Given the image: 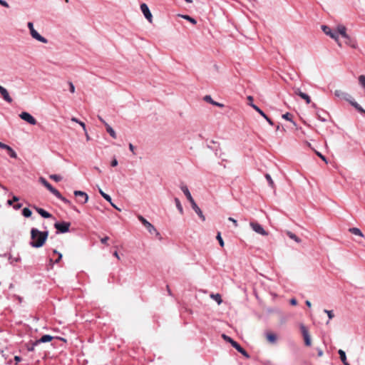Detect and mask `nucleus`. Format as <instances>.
<instances>
[{"mask_svg": "<svg viewBox=\"0 0 365 365\" xmlns=\"http://www.w3.org/2000/svg\"><path fill=\"white\" fill-rule=\"evenodd\" d=\"M48 235V231H40L36 228H32L31 230V238L30 245L33 247L38 248L41 247Z\"/></svg>", "mask_w": 365, "mask_h": 365, "instance_id": "1", "label": "nucleus"}, {"mask_svg": "<svg viewBox=\"0 0 365 365\" xmlns=\"http://www.w3.org/2000/svg\"><path fill=\"white\" fill-rule=\"evenodd\" d=\"M138 219L145 227L150 234H155L156 236H160V233L158 232L155 227L145 217H143L142 215H138Z\"/></svg>", "mask_w": 365, "mask_h": 365, "instance_id": "2", "label": "nucleus"}, {"mask_svg": "<svg viewBox=\"0 0 365 365\" xmlns=\"http://www.w3.org/2000/svg\"><path fill=\"white\" fill-rule=\"evenodd\" d=\"M27 26L30 31V34L31 36H32L33 38L41 42V43H48V40L44 38L43 36H41L38 32L37 31H36L34 28V24L32 22H29L27 24Z\"/></svg>", "mask_w": 365, "mask_h": 365, "instance_id": "3", "label": "nucleus"}, {"mask_svg": "<svg viewBox=\"0 0 365 365\" xmlns=\"http://www.w3.org/2000/svg\"><path fill=\"white\" fill-rule=\"evenodd\" d=\"M222 337L227 341H229L232 346L235 348L240 353H241L247 359L250 358V355L248 353L235 341L231 339L230 336H226L225 334L222 335Z\"/></svg>", "mask_w": 365, "mask_h": 365, "instance_id": "4", "label": "nucleus"}, {"mask_svg": "<svg viewBox=\"0 0 365 365\" xmlns=\"http://www.w3.org/2000/svg\"><path fill=\"white\" fill-rule=\"evenodd\" d=\"M322 30L326 35L329 36L330 38L334 39L337 43V44L339 46H341V43L339 41V38L337 33H336L335 31H332L330 27L326 25L322 26Z\"/></svg>", "mask_w": 365, "mask_h": 365, "instance_id": "5", "label": "nucleus"}, {"mask_svg": "<svg viewBox=\"0 0 365 365\" xmlns=\"http://www.w3.org/2000/svg\"><path fill=\"white\" fill-rule=\"evenodd\" d=\"M250 226L254 232L256 233L262 235V236H267L268 232L263 228V227L259 224L257 222L255 221H251L250 222Z\"/></svg>", "mask_w": 365, "mask_h": 365, "instance_id": "6", "label": "nucleus"}, {"mask_svg": "<svg viewBox=\"0 0 365 365\" xmlns=\"http://www.w3.org/2000/svg\"><path fill=\"white\" fill-rule=\"evenodd\" d=\"M71 223L68 222H57L54 224V227L60 233H66L69 231Z\"/></svg>", "mask_w": 365, "mask_h": 365, "instance_id": "7", "label": "nucleus"}, {"mask_svg": "<svg viewBox=\"0 0 365 365\" xmlns=\"http://www.w3.org/2000/svg\"><path fill=\"white\" fill-rule=\"evenodd\" d=\"M334 96L341 100H344L347 102H349V103H351V102L354 100V98H352V96L349 94L348 93H346L344 91H342L341 90H336L334 91Z\"/></svg>", "mask_w": 365, "mask_h": 365, "instance_id": "8", "label": "nucleus"}, {"mask_svg": "<svg viewBox=\"0 0 365 365\" xmlns=\"http://www.w3.org/2000/svg\"><path fill=\"white\" fill-rule=\"evenodd\" d=\"M299 328L302 331L305 345L308 346H311V344H312L311 337L309 334V331H308L307 328L303 324H301L299 325Z\"/></svg>", "mask_w": 365, "mask_h": 365, "instance_id": "9", "label": "nucleus"}, {"mask_svg": "<svg viewBox=\"0 0 365 365\" xmlns=\"http://www.w3.org/2000/svg\"><path fill=\"white\" fill-rule=\"evenodd\" d=\"M140 10L143 14L145 19L150 22L152 23L153 16L148 6V5L145 3L140 4Z\"/></svg>", "mask_w": 365, "mask_h": 365, "instance_id": "10", "label": "nucleus"}, {"mask_svg": "<svg viewBox=\"0 0 365 365\" xmlns=\"http://www.w3.org/2000/svg\"><path fill=\"white\" fill-rule=\"evenodd\" d=\"M19 117L31 125H34L37 123L36 120L29 113L22 112Z\"/></svg>", "mask_w": 365, "mask_h": 365, "instance_id": "11", "label": "nucleus"}, {"mask_svg": "<svg viewBox=\"0 0 365 365\" xmlns=\"http://www.w3.org/2000/svg\"><path fill=\"white\" fill-rule=\"evenodd\" d=\"M39 182L45 186L53 195H59V191L54 188L44 178L41 177Z\"/></svg>", "mask_w": 365, "mask_h": 365, "instance_id": "12", "label": "nucleus"}, {"mask_svg": "<svg viewBox=\"0 0 365 365\" xmlns=\"http://www.w3.org/2000/svg\"><path fill=\"white\" fill-rule=\"evenodd\" d=\"M250 106L253 108L257 113H259L269 125H272L274 123L272 120L255 104L250 103Z\"/></svg>", "mask_w": 365, "mask_h": 365, "instance_id": "13", "label": "nucleus"}, {"mask_svg": "<svg viewBox=\"0 0 365 365\" xmlns=\"http://www.w3.org/2000/svg\"><path fill=\"white\" fill-rule=\"evenodd\" d=\"M336 33L341 35L346 40H350V36L346 34V28L344 25H338Z\"/></svg>", "mask_w": 365, "mask_h": 365, "instance_id": "14", "label": "nucleus"}, {"mask_svg": "<svg viewBox=\"0 0 365 365\" xmlns=\"http://www.w3.org/2000/svg\"><path fill=\"white\" fill-rule=\"evenodd\" d=\"M0 148L1 149H5L7 150L9 156L11 158H17V154L15 152L14 150H13V148L11 147H10L9 145H6V144H4L3 143H1L0 144Z\"/></svg>", "mask_w": 365, "mask_h": 365, "instance_id": "15", "label": "nucleus"}, {"mask_svg": "<svg viewBox=\"0 0 365 365\" xmlns=\"http://www.w3.org/2000/svg\"><path fill=\"white\" fill-rule=\"evenodd\" d=\"M0 93L5 101H6L7 103H9L12 102L13 100H12L11 97L9 96V92L4 87L1 86V85H0Z\"/></svg>", "mask_w": 365, "mask_h": 365, "instance_id": "16", "label": "nucleus"}, {"mask_svg": "<svg viewBox=\"0 0 365 365\" xmlns=\"http://www.w3.org/2000/svg\"><path fill=\"white\" fill-rule=\"evenodd\" d=\"M191 204L192 208L194 210V211L196 212V214L199 216V217L202 220H205V217L203 215L202 210L198 207V205L196 204L195 201L192 202Z\"/></svg>", "mask_w": 365, "mask_h": 365, "instance_id": "17", "label": "nucleus"}, {"mask_svg": "<svg viewBox=\"0 0 365 365\" xmlns=\"http://www.w3.org/2000/svg\"><path fill=\"white\" fill-rule=\"evenodd\" d=\"M180 189L182 191V192L184 193V195L186 196L187 200L192 203V202H194V199L193 197H192L191 194H190V192L188 190V187H187V185H180Z\"/></svg>", "mask_w": 365, "mask_h": 365, "instance_id": "18", "label": "nucleus"}, {"mask_svg": "<svg viewBox=\"0 0 365 365\" xmlns=\"http://www.w3.org/2000/svg\"><path fill=\"white\" fill-rule=\"evenodd\" d=\"M73 194L76 197L80 196V197L83 198V201L79 200V202H81L82 204L86 203L88 200V195L85 192L76 190L74 191Z\"/></svg>", "mask_w": 365, "mask_h": 365, "instance_id": "19", "label": "nucleus"}, {"mask_svg": "<svg viewBox=\"0 0 365 365\" xmlns=\"http://www.w3.org/2000/svg\"><path fill=\"white\" fill-rule=\"evenodd\" d=\"M295 93L304 99L307 104L310 103L311 98L307 93L302 92L299 88L296 89Z\"/></svg>", "mask_w": 365, "mask_h": 365, "instance_id": "20", "label": "nucleus"}, {"mask_svg": "<svg viewBox=\"0 0 365 365\" xmlns=\"http://www.w3.org/2000/svg\"><path fill=\"white\" fill-rule=\"evenodd\" d=\"M53 339V336L48 334H46L42 336L39 339L36 340V344H39L41 343H46L51 341Z\"/></svg>", "mask_w": 365, "mask_h": 365, "instance_id": "21", "label": "nucleus"}, {"mask_svg": "<svg viewBox=\"0 0 365 365\" xmlns=\"http://www.w3.org/2000/svg\"><path fill=\"white\" fill-rule=\"evenodd\" d=\"M357 111L365 115V110L354 99L350 103Z\"/></svg>", "mask_w": 365, "mask_h": 365, "instance_id": "22", "label": "nucleus"}, {"mask_svg": "<svg viewBox=\"0 0 365 365\" xmlns=\"http://www.w3.org/2000/svg\"><path fill=\"white\" fill-rule=\"evenodd\" d=\"M338 354L340 356V359H341V361H342V363L344 364V365H351L349 363L347 362L346 361V353L344 351H343L342 349H339L338 351Z\"/></svg>", "mask_w": 365, "mask_h": 365, "instance_id": "23", "label": "nucleus"}, {"mask_svg": "<svg viewBox=\"0 0 365 365\" xmlns=\"http://www.w3.org/2000/svg\"><path fill=\"white\" fill-rule=\"evenodd\" d=\"M36 210L38 212V213L44 218H49L51 217V215L49 212H48L47 211L42 208L36 207Z\"/></svg>", "mask_w": 365, "mask_h": 365, "instance_id": "24", "label": "nucleus"}, {"mask_svg": "<svg viewBox=\"0 0 365 365\" xmlns=\"http://www.w3.org/2000/svg\"><path fill=\"white\" fill-rule=\"evenodd\" d=\"M98 190H99V192H100V194L101 195V196H102V197H103L106 201L109 202L111 204V205H112L113 207H114L115 208L118 209V208L115 207V205L114 204H113V203H112V202H111V201H112V200H111V197H110V196L109 195H108V194L105 193V192H103L101 188H99V189H98Z\"/></svg>", "mask_w": 365, "mask_h": 365, "instance_id": "25", "label": "nucleus"}, {"mask_svg": "<svg viewBox=\"0 0 365 365\" xmlns=\"http://www.w3.org/2000/svg\"><path fill=\"white\" fill-rule=\"evenodd\" d=\"M204 100H205L206 102H208V103H211V104H212V105L217 106L220 107V108H222V107H223V106H223V104L214 101L212 100V97H211L210 96H208V95H207V96H205L204 97Z\"/></svg>", "mask_w": 365, "mask_h": 365, "instance_id": "26", "label": "nucleus"}, {"mask_svg": "<svg viewBox=\"0 0 365 365\" xmlns=\"http://www.w3.org/2000/svg\"><path fill=\"white\" fill-rule=\"evenodd\" d=\"M105 126L106 128L107 132L110 134V135L113 138L115 139L117 138V135H116L115 130L113 129V128L110 125H108L107 123H105Z\"/></svg>", "mask_w": 365, "mask_h": 365, "instance_id": "27", "label": "nucleus"}, {"mask_svg": "<svg viewBox=\"0 0 365 365\" xmlns=\"http://www.w3.org/2000/svg\"><path fill=\"white\" fill-rule=\"evenodd\" d=\"M267 339L272 344H274L277 341V336L273 333H267L266 334Z\"/></svg>", "mask_w": 365, "mask_h": 365, "instance_id": "28", "label": "nucleus"}, {"mask_svg": "<svg viewBox=\"0 0 365 365\" xmlns=\"http://www.w3.org/2000/svg\"><path fill=\"white\" fill-rule=\"evenodd\" d=\"M210 297L213 299L218 305L221 304L222 302V299L220 294H211Z\"/></svg>", "mask_w": 365, "mask_h": 365, "instance_id": "29", "label": "nucleus"}, {"mask_svg": "<svg viewBox=\"0 0 365 365\" xmlns=\"http://www.w3.org/2000/svg\"><path fill=\"white\" fill-rule=\"evenodd\" d=\"M287 235L292 240H294L296 242L299 243L301 242V240L294 233H292L290 231H287Z\"/></svg>", "mask_w": 365, "mask_h": 365, "instance_id": "30", "label": "nucleus"}, {"mask_svg": "<svg viewBox=\"0 0 365 365\" xmlns=\"http://www.w3.org/2000/svg\"><path fill=\"white\" fill-rule=\"evenodd\" d=\"M349 232L351 233H352L353 235H358V236H360V237H364V235L361 232V231L360 230V229H359L357 227L350 228L349 229Z\"/></svg>", "mask_w": 365, "mask_h": 365, "instance_id": "31", "label": "nucleus"}, {"mask_svg": "<svg viewBox=\"0 0 365 365\" xmlns=\"http://www.w3.org/2000/svg\"><path fill=\"white\" fill-rule=\"evenodd\" d=\"M175 203L176 207L178 210V211L180 212V213L182 214L183 208H182V206L180 201L179 200L178 198H177V197L175 198Z\"/></svg>", "mask_w": 365, "mask_h": 365, "instance_id": "32", "label": "nucleus"}, {"mask_svg": "<svg viewBox=\"0 0 365 365\" xmlns=\"http://www.w3.org/2000/svg\"><path fill=\"white\" fill-rule=\"evenodd\" d=\"M31 214H32V212L30 209L27 208V207H24L22 210V215L25 217H29L31 216Z\"/></svg>", "mask_w": 365, "mask_h": 365, "instance_id": "33", "label": "nucleus"}, {"mask_svg": "<svg viewBox=\"0 0 365 365\" xmlns=\"http://www.w3.org/2000/svg\"><path fill=\"white\" fill-rule=\"evenodd\" d=\"M58 199L61 200L62 202H63L64 203L67 204V205H70L71 204V202L70 200H68V199H66V197H63L62 195L59 192V195H54Z\"/></svg>", "mask_w": 365, "mask_h": 365, "instance_id": "34", "label": "nucleus"}, {"mask_svg": "<svg viewBox=\"0 0 365 365\" xmlns=\"http://www.w3.org/2000/svg\"><path fill=\"white\" fill-rule=\"evenodd\" d=\"M180 16L184 19H186L187 21H189L190 23H192V24H196L197 21L195 19L192 18L191 16H188V15H180Z\"/></svg>", "mask_w": 365, "mask_h": 365, "instance_id": "35", "label": "nucleus"}, {"mask_svg": "<svg viewBox=\"0 0 365 365\" xmlns=\"http://www.w3.org/2000/svg\"><path fill=\"white\" fill-rule=\"evenodd\" d=\"M265 178L267 179L268 183H269V185L271 187H274V181L272 180L271 176L269 174L267 173L265 175Z\"/></svg>", "mask_w": 365, "mask_h": 365, "instance_id": "36", "label": "nucleus"}, {"mask_svg": "<svg viewBox=\"0 0 365 365\" xmlns=\"http://www.w3.org/2000/svg\"><path fill=\"white\" fill-rule=\"evenodd\" d=\"M282 118L284 120H289L292 122L294 125H296L295 122H294L291 118V114L289 113H286L282 115Z\"/></svg>", "mask_w": 365, "mask_h": 365, "instance_id": "37", "label": "nucleus"}, {"mask_svg": "<svg viewBox=\"0 0 365 365\" xmlns=\"http://www.w3.org/2000/svg\"><path fill=\"white\" fill-rule=\"evenodd\" d=\"M49 177L51 179L53 180L56 182H59L62 180V177L59 175L53 174L51 175Z\"/></svg>", "mask_w": 365, "mask_h": 365, "instance_id": "38", "label": "nucleus"}, {"mask_svg": "<svg viewBox=\"0 0 365 365\" xmlns=\"http://www.w3.org/2000/svg\"><path fill=\"white\" fill-rule=\"evenodd\" d=\"M359 84L365 89V76L361 75L359 77Z\"/></svg>", "mask_w": 365, "mask_h": 365, "instance_id": "39", "label": "nucleus"}, {"mask_svg": "<svg viewBox=\"0 0 365 365\" xmlns=\"http://www.w3.org/2000/svg\"><path fill=\"white\" fill-rule=\"evenodd\" d=\"M216 238H217V240H218L220 245L221 247H224V241H223V240H222V237H221V234H220V232H218V233H217V237H216Z\"/></svg>", "mask_w": 365, "mask_h": 365, "instance_id": "40", "label": "nucleus"}, {"mask_svg": "<svg viewBox=\"0 0 365 365\" xmlns=\"http://www.w3.org/2000/svg\"><path fill=\"white\" fill-rule=\"evenodd\" d=\"M38 344H36V341L32 342L30 345L28 346L27 349L29 351H33L35 349V346Z\"/></svg>", "mask_w": 365, "mask_h": 365, "instance_id": "41", "label": "nucleus"}, {"mask_svg": "<svg viewBox=\"0 0 365 365\" xmlns=\"http://www.w3.org/2000/svg\"><path fill=\"white\" fill-rule=\"evenodd\" d=\"M324 312L327 314L329 319H331L334 317L333 312L331 310L324 309Z\"/></svg>", "mask_w": 365, "mask_h": 365, "instance_id": "42", "label": "nucleus"}, {"mask_svg": "<svg viewBox=\"0 0 365 365\" xmlns=\"http://www.w3.org/2000/svg\"><path fill=\"white\" fill-rule=\"evenodd\" d=\"M68 83L69 86L70 92L73 93L75 92V86H74L73 83L71 81H69Z\"/></svg>", "mask_w": 365, "mask_h": 365, "instance_id": "43", "label": "nucleus"}, {"mask_svg": "<svg viewBox=\"0 0 365 365\" xmlns=\"http://www.w3.org/2000/svg\"><path fill=\"white\" fill-rule=\"evenodd\" d=\"M19 200V197L16 196H14L12 200H9L7 201L8 205H11L14 202H17Z\"/></svg>", "mask_w": 365, "mask_h": 365, "instance_id": "44", "label": "nucleus"}, {"mask_svg": "<svg viewBox=\"0 0 365 365\" xmlns=\"http://www.w3.org/2000/svg\"><path fill=\"white\" fill-rule=\"evenodd\" d=\"M228 220H229V221H230V222H232V223H233V224H234V226H235V227H237L238 226V223H237V220H235L233 217H230L228 218Z\"/></svg>", "mask_w": 365, "mask_h": 365, "instance_id": "45", "label": "nucleus"}, {"mask_svg": "<svg viewBox=\"0 0 365 365\" xmlns=\"http://www.w3.org/2000/svg\"><path fill=\"white\" fill-rule=\"evenodd\" d=\"M0 5L4 7L9 8V5L5 0H0Z\"/></svg>", "mask_w": 365, "mask_h": 365, "instance_id": "46", "label": "nucleus"}, {"mask_svg": "<svg viewBox=\"0 0 365 365\" xmlns=\"http://www.w3.org/2000/svg\"><path fill=\"white\" fill-rule=\"evenodd\" d=\"M317 155L322 160H324L326 163H327V159L326 158L322 155L319 152H317Z\"/></svg>", "mask_w": 365, "mask_h": 365, "instance_id": "47", "label": "nucleus"}, {"mask_svg": "<svg viewBox=\"0 0 365 365\" xmlns=\"http://www.w3.org/2000/svg\"><path fill=\"white\" fill-rule=\"evenodd\" d=\"M118 163L117 159L116 158H113V160L111 161V166L115 167V166L118 165Z\"/></svg>", "mask_w": 365, "mask_h": 365, "instance_id": "48", "label": "nucleus"}, {"mask_svg": "<svg viewBox=\"0 0 365 365\" xmlns=\"http://www.w3.org/2000/svg\"><path fill=\"white\" fill-rule=\"evenodd\" d=\"M317 116H318V119L319 120H321L322 122H326L327 121V118L322 116L319 113H317Z\"/></svg>", "mask_w": 365, "mask_h": 365, "instance_id": "49", "label": "nucleus"}, {"mask_svg": "<svg viewBox=\"0 0 365 365\" xmlns=\"http://www.w3.org/2000/svg\"><path fill=\"white\" fill-rule=\"evenodd\" d=\"M317 355H318V356L321 357V356H323L324 352H323V351H322L320 348H317Z\"/></svg>", "mask_w": 365, "mask_h": 365, "instance_id": "50", "label": "nucleus"}, {"mask_svg": "<svg viewBox=\"0 0 365 365\" xmlns=\"http://www.w3.org/2000/svg\"><path fill=\"white\" fill-rule=\"evenodd\" d=\"M290 304H291L292 305H293V306L297 305V299H296L295 298H292V299H290Z\"/></svg>", "mask_w": 365, "mask_h": 365, "instance_id": "51", "label": "nucleus"}, {"mask_svg": "<svg viewBox=\"0 0 365 365\" xmlns=\"http://www.w3.org/2000/svg\"><path fill=\"white\" fill-rule=\"evenodd\" d=\"M108 237H103L101 240V242L103 243V244H106L108 240Z\"/></svg>", "mask_w": 365, "mask_h": 365, "instance_id": "52", "label": "nucleus"}, {"mask_svg": "<svg viewBox=\"0 0 365 365\" xmlns=\"http://www.w3.org/2000/svg\"><path fill=\"white\" fill-rule=\"evenodd\" d=\"M78 124L83 128V130L86 132V125L83 122L80 121L78 122Z\"/></svg>", "mask_w": 365, "mask_h": 365, "instance_id": "53", "label": "nucleus"}, {"mask_svg": "<svg viewBox=\"0 0 365 365\" xmlns=\"http://www.w3.org/2000/svg\"><path fill=\"white\" fill-rule=\"evenodd\" d=\"M351 41H352L351 38H350V40H346V43H347L348 45H350L352 47H355V45L354 43H352Z\"/></svg>", "mask_w": 365, "mask_h": 365, "instance_id": "54", "label": "nucleus"}, {"mask_svg": "<svg viewBox=\"0 0 365 365\" xmlns=\"http://www.w3.org/2000/svg\"><path fill=\"white\" fill-rule=\"evenodd\" d=\"M62 258V254L58 253V255L57 257V259L55 261V263H58Z\"/></svg>", "mask_w": 365, "mask_h": 365, "instance_id": "55", "label": "nucleus"}, {"mask_svg": "<svg viewBox=\"0 0 365 365\" xmlns=\"http://www.w3.org/2000/svg\"><path fill=\"white\" fill-rule=\"evenodd\" d=\"M129 149H130V150L132 153H134V149H135V147L133 146V144H131V143H130V144H129Z\"/></svg>", "mask_w": 365, "mask_h": 365, "instance_id": "56", "label": "nucleus"}, {"mask_svg": "<svg viewBox=\"0 0 365 365\" xmlns=\"http://www.w3.org/2000/svg\"><path fill=\"white\" fill-rule=\"evenodd\" d=\"M21 206H22L21 204H17V205H14V208L15 210H19V209H20L21 207Z\"/></svg>", "mask_w": 365, "mask_h": 365, "instance_id": "57", "label": "nucleus"}, {"mask_svg": "<svg viewBox=\"0 0 365 365\" xmlns=\"http://www.w3.org/2000/svg\"><path fill=\"white\" fill-rule=\"evenodd\" d=\"M113 256H115L118 259H120V257H119V255H118V252L115 251V252H113Z\"/></svg>", "mask_w": 365, "mask_h": 365, "instance_id": "58", "label": "nucleus"}, {"mask_svg": "<svg viewBox=\"0 0 365 365\" xmlns=\"http://www.w3.org/2000/svg\"><path fill=\"white\" fill-rule=\"evenodd\" d=\"M71 120H72L73 122H76V123H78V122H80V120H79L78 119H77L76 118H75V117H73V118H71Z\"/></svg>", "mask_w": 365, "mask_h": 365, "instance_id": "59", "label": "nucleus"}, {"mask_svg": "<svg viewBox=\"0 0 365 365\" xmlns=\"http://www.w3.org/2000/svg\"><path fill=\"white\" fill-rule=\"evenodd\" d=\"M305 303L307 307H311L312 304L309 300H307Z\"/></svg>", "mask_w": 365, "mask_h": 365, "instance_id": "60", "label": "nucleus"}, {"mask_svg": "<svg viewBox=\"0 0 365 365\" xmlns=\"http://www.w3.org/2000/svg\"><path fill=\"white\" fill-rule=\"evenodd\" d=\"M98 118L105 125L106 122L100 115H98Z\"/></svg>", "mask_w": 365, "mask_h": 365, "instance_id": "61", "label": "nucleus"}, {"mask_svg": "<svg viewBox=\"0 0 365 365\" xmlns=\"http://www.w3.org/2000/svg\"><path fill=\"white\" fill-rule=\"evenodd\" d=\"M14 359H15V360L16 361H21V358L19 356H16Z\"/></svg>", "mask_w": 365, "mask_h": 365, "instance_id": "62", "label": "nucleus"}, {"mask_svg": "<svg viewBox=\"0 0 365 365\" xmlns=\"http://www.w3.org/2000/svg\"><path fill=\"white\" fill-rule=\"evenodd\" d=\"M247 99L250 101V102H252V100H253V98H252V96H249L247 97Z\"/></svg>", "mask_w": 365, "mask_h": 365, "instance_id": "63", "label": "nucleus"}, {"mask_svg": "<svg viewBox=\"0 0 365 365\" xmlns=\"http://www.w3.org/2000/svg\"><path fill=\"white\" fill-rule=\"evenodd\" d=\"M85 133H86L87 140H90L89 135H88L87 132H85Z\"/></svg>", "mask_w": 365, "mask_h": 365, "instance_id": "64", "label": "nucleus"}]
</instances>
